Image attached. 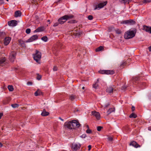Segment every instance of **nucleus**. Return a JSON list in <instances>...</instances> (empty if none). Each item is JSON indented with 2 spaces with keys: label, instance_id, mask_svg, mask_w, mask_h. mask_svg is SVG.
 <instances>
[{
  "label": "nucleus",
  "instance_id": "7",
  "mask_svg": "<svg viewBox=\"0 0 151 151\" xmlns=\"http://www.w3.org/2000/svg\"><path fill=\"white\" fill-rule=\"evenodd\" d=\"M107 3V1H105L100 3L97 5H96L94 10L100 9L103 7L104 6L106 5Z\"/></svg>",
  "mask_w": 151,
  "mask_h": 151
},
{
  "label": "nucleus",
  "instance_id": "62",
  "mask_svg": "<svg viewBox=\"0 0 151 151\" xmlns=\"http://www.w3.org/2000/svg\"><path fill=\"white\" fill-rule=\"evenodd\" d=\"M62 1V0H58V1L57 2V3H60L61 1Z\"/></svg>",
  "mask_w": 151,
  "mask_h": 151
},
{
  "label": "nucleus",
  "instance_id": "2",
  "mask_svg": "<svg viewBox=\"0 0 151 151\" xmlns=\"http://www.w3.org/2000/svg\"><path fill=\"white\" fill-rule=\"evenodd\" d=\"M137 30L136 29L134 28L133 30H129L125 32L124 37L125 39H129L132 38L134 37L136 33Z\"/></svg>",
  "mask_w": 151,
  "mask_h": 151
},
{
  "label": "nucleus",
  "instance_id": "12",
  "mask_svg": "<svg viewBox=\"0 0 151 151\" xmlns=\"http://www.w3.org/2000/svg\"><path fill=\"white\" fill-rule=\"evenodd\" d=\"M92 115L94 116L97 119H99L100 117V115L99 112L96 111H92L91 112Z\"/></svg>",
  "mask_w": 151,
  "mask_h": 151
},
{
  "label": "nucleus",
  "instance_id": "55",
  "mask_svg": "<svg viewBox=\"0 0 151 151\" xmlns=\"http://www.w3.org/2000/svg\"><path fill=\"white\" fill-rule=\"evenodd\" d=\"M85 127H86V128H87V129H89V126L88 125H85Z\"/></svg>",
  "mask_w": 151,
  "mask_h": 151
},
{
  "label": "nucleus",
  "instance_id": "40",
  "mask_svg": "<svg viewBox=\"0 0 151 151\" xmlns=\"http://www.w3.org/2000/svg\"><path fill=\"white\" fill-rule=\"evenodd\" d=\"M108 140L109 141H112L113 140V138L111 137H109L108 138Z\"/></svg>",
  "mask_w": 151,
  "mask_h": 151
},
{
  "label": "nucleus",
  "instance_id": "51",
  "mask_svg": "<svg viewBox=\"0 0 151 151\" xmlns=\"http://www.w3.org/2000/svg\"><path fill=\"white\" fill-rule=\"evenodd\" d=\"M0 34L1 35H4L5 34V33L4 32H0Z\"/></svg>",
  "mask_w": 151,
  "mask_h": 151
},
{
  "label": "nucleus",
  "instance_id": "64",
  "mask_svg": "<svg viewBox=\"0 0 151 151\" xmlns=\"http://www.w3.org/2000/svg\"><path fill=\"white\" fill-rule=\"evenodd\" d=\"M47 21L48 22H50V20H47Z\"/></svg>",
  "mask_w": 151,
  "mask_h": 151
},
{
  "label": "nucleus",
  "instance_id": "29",
  "mask_svg": "<svg viewBox=\"0 0 151 151\" xmlns=\"http://www.w3.org/2000/svg\"><path fill=\"white\" fill-rule=\"evenodd\" d=\"M11 106L13 108H17L19 106V105L18 104H12L11 105Z\"/></svg>",
  "mask_w": 151,
  "mask_h": 151
},
{
  "label": "nucleus",
  "instance_id": "38",
  "mask_svg": "<svg viewBox=\"0 0 151 151\" xmlns=\"http://www.w3.org/2000/svg\"><path fill=\"white\" fill-rule=\"evenodd\" d=\"M88 18L89 20H91L93 19V17L92 15H89L88 17Z\"/></svg>",
  "mask_w": 151,
  "mask_h": 151
},
{
  "label": "nucleus",
  "instance_id": "5",
  "mask_svg": "<svg viewBox=\"0 0 151 151\" xmlns=\"http://www.w3.org/2000/svg\"><path fill=\"white\" fill-rule=\"evenodd\" d=\"M17 53L15 51L12 52L9 54V59L10 61L13 62L16 58Z\"/></svg>",
  "mask_w": 151,
  "mask_h": 151
},
{
  "label": "nucleus",
  "instance_id": "24",
  "mask_svg": "<svg viewBox=\"0 0 151 151\" xmlns=\"http://www.w3.org/2000/svg\"><path fill=\"white\" fill-rule=\"evenodd\" d=\"M104 49L103 47L102 46H100L96 49V52H99L102 50Z\"/></svg>",
  "mask_w": 151,
  "mask_h": 151
},
{
  "label": "nucleus",
  "instance_id": "18",
  "mask_svg": "<svg viewBox=\"0 0 151 151\" xmlns=\"http://www.w3.org/2000/svg\"><path fill=\"white\" fill-rule=\"evenodd\" d=\"M49 114V113L48 112L46 111L45 109H44L43 111L41 114V115L42 116H48Z\"/></svg>",
  "mask_w": 151,
  "mask_h": 151
},
{
  "label": "nucleus",
  "instance_id": "28",
  "mask_svg": "<svg viewBox=\"0 0 151 151\" xmlns=\"http://www.w3.org/2000/svg\"><path fill=\"white\" fill-rule=\"evenodd\" d=\"M41 40H42L46 42L47 41L48 38L47 36H44L42 37L41 38Z\"/></svg>",
  "mask_w": 151,
  "mask_h": 151
},
{
  "label": "nucleus",
  "instance_id": "22",
  "mask_svg": "<svg viewBox=\"0 0 151 151\" xmlns=\"http://www.w3.org/2000/svg\"><path fill=\"white\" fill-rule=\"evenodd\" d=\"M6 60V58L4 57L0 60V65H2L4 63Z\"/></svg>",
  "mask_w": 151,
  "mask_h": 151
},
{
  "label": "nucleus",
  "instance_id": "42",
  "mask_svg": "<svg viewBox=\"0 0 151 151\" xmlns=\"http://www.w3.org/2000/svg\"><path fill=\"white\" fill-rule=\"evenodd\" d=\"M110 105V103L109 102L107 103L105 106L104 108H107Z\"/></svg>",
  "mask_w": 151,
  "mask_h": 151
},
{
  "label": "nucleus",
  "instance_id": "34",
  "mask_svg": "<svg viewBox=\"0 0 151 151\" xmlns=\"http://www.w3.org/2000/svg\"><path fill=\"white\" fill-rule=\"evenodd\" d=\"M31 32V29L29 28H28L26 29V32L27 34H29Z\"/></svg>",
  "mask_w": 151,
  "mask_h": 151
},
{
  "label": "nucleus",
  "instance_id": "33",
  "mask_svg": "<svg viewBox=\"0 0 151 151\" xmlns=\"http://www.w3.org/2000/svg\"><path fill=\"white\" fill-rule=\"evenodd\" d=\"M122 24H128V20L123 21L121 23Z\"/></svg>",
  "mask_w": 151,
  "mask_h": 151
},
{
  "label": "nucleus",
  "instance_id": "59",
  "mask_svg": "<svg viewBox=\"0 0 151 151\" xmlns=\"http://www.w3.org/2000/svg\"><path fill=\"white\" fill-rule=\"evenodd\" d=\"M99 82V79H98L97 80V81H96V83H97Z\"/></svg>",
  "mask_w": 151,
  "mask_h": 151
},
{
  "label": "nucleus",
  "instance_id": "21",
  "mask_svg": "<svg viewBox=\"0 0 151 151\" xmlns=\"http://www.w3.org/2000/svg\"><path fill=\"white\" fill-rule=\"evenodd\" d=\"M18 41L21 46L24 47L25 44L24 41L20 39L18 40Z\"/></svg>",
  "mask_w": 151,
  "mask_h": 151
},
{
  "label": "nucleus",
  "instance_id": "50",
  "mask_svg": "<svg viewBox=\"0 0 151 151\" xmlns=\"http://www.w3.org/2000/svg\"><path fill=\"white\" fill-rule=\"evenodd\" d=\"M135 109V108L134 106H132V111H134Z\"/></svg>",
  "mask_w": 151,
  "mask_h": 151
},
{
  "label": "nucleus",
  "instance_id": "13",
  "mask_svg": "<svg viewBox=\"0 0 151 151\" xmlns=\"http://www.w3.org/2000/svg\"><path fill=\"white\" fill-rule=\"evenodd\" d=\"M81 147L80 144L78 145L77 144H74L72 145V148L73 150L76 151L78 149H79Z\"/></svg>",
  "mask_w": 151,
  "mask_h": 151
},
{
  "label": "nucleus",
  "instance_id": "37",
  "mask_svg": "<svg viewBox=\"0 0 151 151\" xmlns=\"http://www.w3.org/2000/svg\"><path fill=\"white\" fill-rule=\"evenodd\" d=\"M103 128V127L101 126H98L97 127V130L98 131H100L101 129Z\"/></svg>",
  "mask_w": 151,
  "mask_h": 151
},
{
  "label": "nucleus",
  "instance_id": "30",
  "mask_svg": "<svg viewBox=\"0 0 151 151\" xmlns=\"http://www.w3.org/2000/svg\"><path fill=\"white\" fill-rule=\"evenodd\" d=\"M99 85L98 84L96 83H95L93 85V88H94L95 89H97Z\"/></svg>",
  "mask_w": 151,
  "mask_h": 151
},
{
  "label": "nucleus",
  "instance_id": "19",
  "mask_svg": "<svg viewBox=\"0 0 151 151\" xmlns=\"http://www.w3.org/2000/svg\"><path fill=\"white\" fill-rule=\"evenodd\" d=\"M11 100V98L10 97H9L8 98H6V99H5L3 101V104H7Z\"/></svg>",
  "mask_w": 151,
  "mask_h": 151
},
{
  "label": "nucleus",
  "instance_id": "10",
  "mask_svg": "<svg viewBox=\"0 0 151 151\" xmlns=\"http://www.w3.org/2000/svg\"><path fill=\"white\" fill-rule=\"evenodd\" d=\"M8 24L9 26H15L17 24V21L15 20H12L8 22Z\"/></svg>",
  "mask_w": 151,
  "mask_h": 151
},
{
  "label": "nucleus",
  "instance_id": "47",
  "mask_svg": "<svg viewBox=\"0 0 151 151\" xmlns=\"http://www.w3.org/2000/svg\"><path fill=\"white\" fill-rule=\"evenodd\" d=\"M38 91L37 90L36 91L35 93V95L36 96H38Z\"/></svg>",
  "mask_w": 151,
  "mask_h": 151
},
{
  "label": "nucleus",
  "instance_id": "60",
  "mask_svg": "<svg viewBox=\"0 0 151 151\" xmlns=\"http://www.w3.org/2000/svg\"><path fill=\"white\" fill-rule=\"evenodd\" d=\"M148 129L150 131H151V127H150L148 128Z\"/></svg>",
  "mask_w": 151,
  "mask_h": 151
},
{
  "label": "nucleus",
  "instance_id": "4",
  "mask_svg": "<svg viewBox=\"0 0 151 151\" xmlns=\"http://www.w3.org/2000/svg\"><path fill=\"white\" fill-rule=\"evenodd\" d=\"M34 60L39 63H40L41 58V53L39 51L36 50L35 54H33Z\"/></svg>",
  "mask_w": 151,
  "mask_h": 151
},
{
  "label": "nucleus",
  "instance_id": "26",
  "mask_svg": "<svg viewBox=\"0 0 151 151\" xmlns=\"http://www.w3.org/2000/svg\"><path fill=\"white\" fill-rule=\"evenodd\" d=\"M8 88L10 91H12L14 90L13 86L12 85H9L8 86Z\"/></svg>",
  "mask_w": 151,
  "mask_h": 151
},
{
  "label": "nucleus",
  "instance_id": "1",
  "mask_svg": "<svg viewBox=\"0 0 151 151\" xmlns=\"http://www.w3.org/2000/svg\"><path fill=\"white\" fill-rule=\"evenodd\" d=\"M65 125L67 128L70 129H75L76 127L78 128L81 126L78 121L75 120L69 122H66Z\"/></svg>",
  "mask_w": 151,
  "mask_h": 151
},
{
  "label": "nucleus",
  "instance_id": "14",
  "mask_svg": "<svg viewBox=\"0 0 151 151\" xmlns=\"http://www.w3.org/2000/svg\"><path fill=\"white\" fill-rule=\"evenodd\" d=\"M143 29L147 32H149L151 33V27L144 25L143 26Z\"/></svg>",
  "mask_w": 151,
  "mask_h": 151
},
{
  "label": "nucleus",
  "instance_id": "23",
  "mask_svg": "<svg viewBox=\"0 0 151 151\" xmlns=\"http://www.w3.org/2000/svg\"><path fill=\"white\" fill-rule=\"evenodd\" d=\"M114 111V109L111 108L109 109L107 111L108 115H109L112 112Z\"/></svg>",
  "mask_w": 151,
  "mask_h": 151
},
{
  "label": "nucleus",
  "instance_id": "8",
  "mask_svg": "<svg viewBox=\"0 0 151 151\" xmlns=\"http://www.w3.org/2000/svg\"><path fill=\"white\" fill-rule=\"evenodd\" d=\"M38 36L37 35H34L31 37L29 39L26 41V42H31L36 40L38 39Z\"/></svg>",
  "mask_w": 151,
  "mask_h": 151
},
{
  "label": "nucleus",
  "instance_id": "11",
  "mask_svg": "<svg viewBox=\"0 0 151 151\" xmlns=\"http://www.w3.org/2000/svg\"><path fill=\"white\" fill-rule=\"evenodd\" d=\"M130 145H132L135 148H137L140 147L141 146L140 145L138 144V143L134 141H131L129 144Z\"/></svg>",
  "mask_w": 151,
  "mask_h": 151
},
{
  "label": "nucleus",
  "instance_id": "15",
  "mask_svg": "<svg viewBox=\"0 0 151 151\" xmlns=\"http://www.w3.org/2000/svg\"><path fill=\"white\" fill-rule=\"evenodd\" d=\"M11 39L10 38L6 37L4 40V43L5 45H7L10 42Z\"/></svg>",
  "mask_w": 151,
  "mask_h": 151
},
{
  "label": "nucleus",
  "instance_id": "25",
  "mask_svg": "<svg viewBox=\"0 0 151 151\" xmlns=\"http://www.w3.org/2000/svg\"><path fill=\"white\" fill-rule=\"evenodd\" d=\"M137 116L134 113H132L129 116V118H137Z\"/></svg>",
  "mask_w": 151,
  "mask_h": 151
},
{
  "label": "nucleus",
  "instance_id": "57",
  "mask_svg": "<svg viewBox=\"0 0 151 151\" xmlns=\"http://www.w3.org/2000/svg\"><path fill=\"white\" fill-rule=\"evenodd\" d=\"M148 49L150 52H151V46L148 47Z\"/></svg>",
  "mask_w": 151,
  "mask_h": 151
},
{
  "label": "nucleus",
  "instance_id": "58",
  "mask_svg": "<svg viewBox=\"0 0 151 151\" xmlns=\"http://www.w3.org/2000/svg\"><path fill=\"white\" fill-rule=\"evenodd\" d=\"M126 87H125V86H123V87H122V90H123H123H124V89H126Z\"/></svg>",
  "mask_w": 151,
  "mask_h": 151
},
{
  "label": "nucleus",
  "instance_id": "27",
  "mask_svg": "<svg viewBox=\"0 0 151 151\" xmlns=\"http://www.w3.org/2000/svg\"><path fill=\"white\" fill-rule=\"evenodd\" d=\"M76 98V96L74 95H71L70 96L69 99L71 101H72L74 100Z\"/></svg>",
  "mask_w": 151,
  "mask_h": 151
},
{
  "label": "nucleus",
  "instance_id": "39",
  "mask_svg": "<svg viewBox=\"0 0 151 151\" xmlns=\"http://www.w3.org/2000/svg\"><path fill=\"white\" fill-rule=\"evenodd\" d=\"M86 137V134H83L81 135L80 137L82 138H85Z\"/></svg>",
  "mask_w": 151,
  "mask_h": 151
},
{
  "label": "nucleus",
  "instance_id": "17",
  "mask_svg": "<svg viewBox=\"0 0 151 151\" xmlns=\"http://www.w3.org/2000/svg\"><path fill=\"white\" fill-rule=\"evenodd\" d=\"M22 13L19 11H17L15 12L14 17H20Z\"/></svg>",
  "mask_w": 151,
  "mask_h": 151
},
{
  "label": "nucleus",
  "instance_id": "61",
  "mask_svg": "<svg viewBox=\"0 0 151 151\" xmlns=\"http://www.w3.org/2000/svg\"><path fill=\"white\" fill-rule=\"evenodd\" d=\"M2 146H3V145L1 143V142H0V147H2Z\"/></svg>",
  "mask_w": 151,
  "mask_h": 151
},
{
  "label": "nucleus",
  "instance_id": "41",
  "mask_svg": "<svg viewBox=\"0 0 151 151\" xmlns=\"http://www.w3.org/2000/svg\"><path fill=\"white\" fill-rule=\"evenodd\" d=\"M38 91V96L40 95H42V92L40 90H37Z\"/></svg>",
  "mask_w": 151,
  "mask_h": 151
},
{
  "label": "nucleus",
  "instance_id": "49",
  "mask_svg": "<svg viewBox=\"0 0 151 151\" xmlns=\"http://www.w3.org/2000/svg\"><path fill=\"white\" fill-rule=\"evenodd\" d=\"M32 82H31L29 81L27 82V84L28 85H32Z\"/></svg>",
  "mask_w": 151,
  "mask_h": 151
},
{
  "label": "nucleus",
  "instance_id": "43",
  "mask_svg": "<svg viewBox=\"0 0 151 151\" xmlns=\"http://www.w3.org/2000/svg\"><path fill=\"white\" fill-rule=\"evenodd\" d=\"M59 24V22H56L53 25L54 27H56L58 26V24Z\"/></svg>",
  "mask_w": 151,
  "mask_h": 151
},
{
  "label": "nucleus",
  "instance_id": "46",
  "mask_svg": "<svg viewBox=\"0 0 151 151\" xmlns=\"http://www.w3.org/2000/svg\"><path fill=\"white\" fill-rule=\"evenodd\" d=\"M126 63H125V62H123L122 63L121 65L120 66H124L125 65H126Z\"/></svg>",
  "mask_w": 151,
  "mask_h": 151
},
{
  "label": "nucleus",
  "instance_id": "32",
  "mask_svg": "<svg viewBox=\"0 0 151 151\" xmlns=\"http://www.w3.org/2000/svg\"><path fill=\"white\" fill-rule=\"evenodd\" d=\"M151 2V0H143V2L144 3H147Z\"/></svg>",
  "mask_w": 151,
  "mask_h": 151
},
{
  "label": "nucleus",
  "instance_id": "6",
  "mask_svg": "<svg viewBox=\"0 0 151 151\" xmlns=\"http://www.w3.org/2000/svg\"><path fill=\"white\" fill-rule=\"evenodd\" d=\"M99 73L101 74H111L112 75L114 73V72L113 70H103L99 71Z\"/></svg>",
  "mask_w": 151,
  "mask_h": 151
},
{
  "label": "nucleus",
  "instance_id": "20",
  "mask_svg": "<svg viewBox=\"0 0 151 151\" xmlns=\"http://www.w3.org/2000/svg\"><path fill=\"white\" fill-rule=\"evenodd\" d=\"M136 22L134 21L132 19L128 20V24L130 25H133Z\"/></svg>",
  "mask_w": 151,
  "mask_h": 151
},
{
  "label": "nucleus",
  "instance_id": "3",
  "mask_svg": "<svg viewBox=\"0 0 151 151\" xmlns=\"http://www.w3.org/2000/svg\"><path fill=\"white\" fill-rule=\"evenodd\" d=\"M74 17L73 15H66L59 18L58 20V22L59 24H64L66 21L70 19H71Z\"/></svg>",
  "mask_w": 151,
  "mask_h": 151
},
{
  "label": "nucleus",
  "instance_id": "52",
  "mask_svg": "<svg viewBox=\"0 0 151 151\" xmlns=\"http://www.w3.org/2000/svg\"><path fill=\"white\" fill-rule=\"evenodd\" d=\"M42 0H35V2L37 4V2H40Z\"/></svg>",
  "mask_w": 151,
  "mask_h": 151
},
{
  "label": "nucleus",
  "instance_id": "9",
  "mask_svg": "<svg viewBox=\"0 0 151 151\" xmlns=\"http://www.w3.org/2000/svg\"><path fill=\"white\" fill-rule=\"evenodd\" d=\"M114 86H109L107 87L106 89V91L108 93H112L114 91H115V90H114Z\"/></svg>",
  "mask_w": 151,
  "mask_h": 151
},
{
  "label": "nucleus",
  "instance_id": "31",
  "mask_svg": "<svg viewBox=\"0 0 151 151\" xmlns=\"http://www.w3.org/2000/svg\"><path fill=\"white\" fill-rule=\"evenodd\" d=\"M86 132L88 134H91L92 133V131L91 129H87L86 130Z\"/></svg>",
  "mask_w": 151,
  "mask_h": 151
},
{
  "label": "nucleus",
  "instance_id": "63",
  "mask_svg": "<svg viewBox=\"0 0 151 151\" xmlns=\"http://www.w3.org/2000/svg\"><path fill=\"white\" fill-rule=\"evenodd\" d=\"M59 119L62 121H64V119H62L61 117H59Z\"/></svg>",
  "mask_w": 151,
  "mask_h": 151
},
{
  "label": "nucleus",
  "instance_id": "44",
  "mask_svg": "<svg viewBox=\"0 0 151 151\" xmlns=\"http://www.w3.org/2000/svg\"><path fill=\"white\" fill-rule=\"evenodd\" d=\"M57 67L56 66H55L53 67V70L54 71H56L57 70Z\"/></svg>",
  "mask_w": 151,
  "mask_h": 151
},
{
  "label": "nucleus",
  "instance_id": "45",
  "mask_svg": "<svg viewBox=\"0 0 151 151\" xmlns=\"http://www.w3.org/2000/svg\"><path fill=\"white\" fill-rule=\"evenodd\" d=\"M76 22V20H73L68 22V23H74Z\"/></svg>",
  "mask_w": 151,
  "mask_h": 151
},
{
  "label": "nucleus",
  "instance_id": "48",
  "mask_svg": "<svg viewBox=\"0 0 151 151\" xmlns=\"http://www.w3.org/2000/svg\"><path fill=\"white\" fill-rule=\"evenodd\" d=\"M139 80V78L138 77H137L135 78L134 79V81H138Z\"/></svg>",
  "mask_w": 151,
  "mask_h": 151
},
{
  "label": "nucleus",
  "instance_id": "35",
  "mask_svg": "<svg viewBox=\"0 0 151 151\" xmlns=\"http://www.w3.org/2000/svg\"><path fill=\"white\" fill-rule=\"evenodd\" d=\"M116 33L118 34H120L121 33V31L119 29H117L115 30Z\"/></svg>",
  "mask_w": 151,
  "mask_h": 151
},
{
  "label": "nucleus",
  "instance_id": "56",
  "mask_svg": "<svg viewBox=\"0 0 151 151\" xmlns=\"http://www.w3.org/2000/svg\"><path fill=\"white\" fill-rule=\"evenodd\" d=\"M3 115V114L2 113H0V119H1V117Z\"/></svg>",
  "mask_w": 151,
  "mask_h": 151
},
{
  "label": "nucleus",
  "instance_id": "54",
  "mask_svg": "<svg viewBox=\"0 0 151 151\" xmlns=\"http://www.w3.org/2000/svg\"><path fill=\"white\" fill-rule=\"evenodd\" d=\"M4 3V0H0V4H2Z\"/></svg>",
  "mask_w": 151,
  "mask_h": 151
},
{
  "label": "nucleus",
  "instance_id": "53",
  "mask_svg": "<svg viewBox=\"0 0 151 151\" xmlns=\"http://www.w3.org/2000/svg\"><path fill=\"white\" fill-rule=\"evenodd\" d=\"M88 151H89L91 150V145H89L88 146Z\"/></svg>",
  "mask_w": 151,
  "mask_h": 151
},
{
  "label": "nucleus",
  "instance_id": "36",
  "mask_svg": "<svg viewBox=\"0 0 151 151\" xmlns=\"http://www.w3.org/2000/svg\"><path fill=\"white\" fill-rule=\"evenodd\" d=\"M41 76L40 75H39V74L37 75V79L38 80H40L41 78Z\"/></svg>",
  "mask_w": 151,
  "mask_h": 151
},
{
  "label": "nucleus",
  "instance_id": "16",
  "mask_svg": "<svg viewBox=\"0 0 151 151\" xmlns=\"http://www.w3.org/2000/svg\"><path fill=\"white\" fill-rule=\"evenodd\" d=\"M44 30V27H38L34 32H42Z\"/></svg>",
  "mask_w": 151,
  "mask_h": 151
}]
</instances>
